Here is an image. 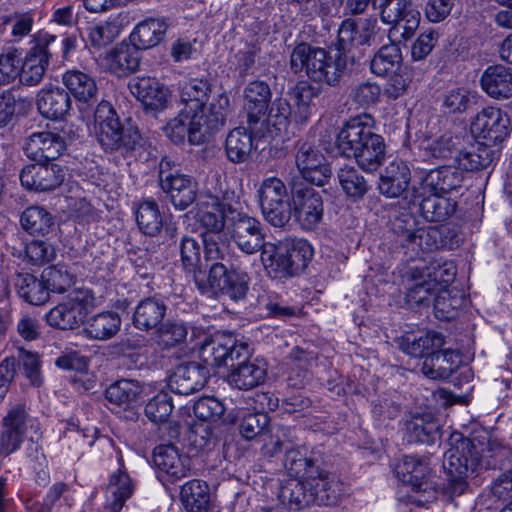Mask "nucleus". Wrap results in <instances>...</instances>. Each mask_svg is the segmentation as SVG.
Returning <instances> with one entry per match:
<instances>
[{
  "mask_svg": "<svg viewBox=\"0 0 512 512\" xmlns=\"http://www.w3.org/2000/svg\"><path fill=\"white\" fill-rule=\"evenodd\" d=\"M284 466L295 479L280 490L282 504L301 510L310 504L333 506L346 494L344 483L333 473L315 465L300 449L286 451Z\"/></svg>",
  "mask_w": 512,
  "mask_h": 512,
  "instance_id": "nucleus-1",
  "label": "nucleus"
},
{
  "mask_svg": "<svg viewBox=\"0 0 512 512\" xmlns=\"http://www.w3.org/2000/svg\"><path fill=\"white\" fill-rule=\"evenodd\" d=\"M211 86L206 80L189 79L180 84L179 105L181 115L192 117V138L201 139L208 131H218L224 126L229 97L222 93L210 101Z\"/></svg>",
  "mask_w": 512,
  "mask_h": 512,
  "instance_id": "nucleus-2",
  "label": "nucleus"
},
{
  "mask_svg": "<svg viewBox=\"0 0 512 512\" xmlns=\"http://www.w3.org/2000/svg\"><path fill=\"white\" fill-rule=\"evenodd\" d=\"M371 115L361 114L349 119L339 131L336 147L341 155L354 158L358 166L372 172L381 166L385 158V143L374 132Z\"/></svg>",
  "mask_w": 512,
  "mask_h": 512,
  "instance_id": "nucleus-3",
  "label": "nucleus"
},
{
  "mask_svg": "<svg viewBox=\"0 0 512 512\" xmlns=\"http://www.w3.org/2000/svg\"><path fill=\"white\" fill-rule=\"evenodd\" d=\"M491 463L483 445L457 435L445 452L443 468L447 475L445 491L450 496H460L468 489L467 479L478 469H489Z\"/></svg>",
  "mask_w": 512,
  "mask_h": 512,
  "instance_id": "nucleus-4",
  "label": "nucleus"
},
{
  "mask_svg": "<svg viewBox=\"0 0 512 512\" xmlns=\"http://www.w3.org/2000/svg\"><path fill=\"white\" fill-rule=\"evenodd\" d=\"M289 67L294 74L304 72L313 82L334 86L346 68V58L341 52L332 53L302 42L292 50Z\"/></svg>",
  "mask_w": 512,
  "mask_h": 512,
  "instance_id": "nucleus-5",
  "label": "nucleus"
},
{
  "mask_svg": "<svg viewBox=\"0 0 512 512\" xmlns=\"http://www.w3.org/2000/svg\"><path fill=\"white\" fill-rule=\"evenodd\" d=\"M313 256V248L304 239L267 242L261 249V262L275 279L294 276L303 271Z\"/></svg>",
  "mask_w": 512,
  "mask_h": 512,
  "instance_id": "nucleus-6",
  "label": "nucleus"
},
{
  "mask_svg": "<svg viewBox=\"0 0 512 512\" xmlns=\"http://www.w3.org/2000/svg\"><path fill=\"white\" fill-rule=\"evenodd\" d=\"M95 133L106 151L130 152L141 142L138 129L120 123L116 111L108 101H101L94 114Z\"/></svg>",
  "mask_w": 512,
  "mask_h": 512,
  "instance_id": "nucleus-7",
  "label": "nucleus"
},
{
  "mask_svg": "<svg viewBox=\"0 0 512 512\" xmlns=\"http://www.w3.org/2000/svg\"><path fill=\"white\" fill-rule=\"evenodd\" d=\"M197 219L205 229L202 234L204 255L208 260H225L229 256L228 244L223 230L225 227L224 205L219 197L207 195L198 204Z\"/></svg>",
  "mask_w": 512,
  "mask_h": 512,
  "instance_id": "nucleus-8",
  "label": "nucleus"
},
{
  "mask_svg": "<svg viewBox=\"0 0 512 512\" xmlns=\"http://www.w3.org/2000/svg\"><path fill=\"white\" fill-rule=\"evenodd\" d=\"M96 298L88 288H74L66 299L49 310L47 323L57 329L73 330L78 328L87 314L96 306Z\"/></svg>",
  "mask_w": 512,
  "mask_h": 512,
  "instance_id": "nucleus-9",
  "label": "nucleus"
},
{
  "mask_svg": "<svg viewBox=\"0 0 512 512\" xmlns=\"http://www.w3.org/2000/svg\"><path fill=\"white\" fill-rule=\"evenodd\" d=\"M381 21L392 27L389 38L396 41L398 36L409 39L420 23V12L414 7L412 0H382L379 3Z\"/></svg>",
  "mask_w": 512,
  "mask_h": 512,
  "instance_id": "nucleus-10",
  "label": "nucleus"
},
{
  "mask_svg": "<svg viewBox=\"0 0 512 512\" xmlns=\"http://www.w3.org/2000/svg\"><path fill=\"white\" fill-rule=\"evenodd\" d=\"M251 353L247 342L232 335H221L205 342L199 350L200 359L211 367L234 366V361L247 358Z\"/></svg>",
  "mask_w": 512,
  "mask_h": 512,
  "instance_id": "nucleus-11",
  "label": "nucleus"
},
{
  "mask_svg": "<svg viewBox=\"0 0 512 512\" xmlns=\"http://www.w3.org/2000/svg\"><path fill=\"white\" fill-rule=\"evenodd\" d=\"M159 181L176 209L183 211L195 202L197 182L189 175L172 172L168 158H163L159 164Z\"/></svg>",
  "mask_w": 512,
  "mask_h": 512,
  "instance_id": "nucleus-12",
  "label": "nucleus"
},
{
  "mask_svg": "<svg viewBox=\"0 0 512 512\" xmlns=\"http://www.w3.org/2000/svg\"><path fill=\"white\" fill-rule=\"evenodd\" d=\"M292 217L307 231L314 230L323 217L321 195L312 187L297 185L291 192Z\"/></svg>",
  "mask_w": 512,
  "mask_h": 512,
  "instance_id": "nucleus-13",
  "label": "nucleus"
},
{
  "mask_svg": "<svg viewBox=\"0 0 512 512\" xmlns=\"http://www.w3.org/2000/svg\"><path fill=\"white\" fill-rule=\"evenodd\" d=\"M56 42L54 35L44 34L38 38L20 66L19 80L22 84L34 86L42 80L49 58L57 53Z\"/></svg>",
  "mask_w": 512,
  "mask_h": 512,
  "instance_id": "nucleus-14",
  "label": "nucleus"
},
{
  "mask_svg": "<svg viewBox=\"0 0 512 512\" xmlns=\"http://www.w3.org/2000/svg\"><path fill=\"white\" fill-rule=\"evenodd\" d=\"M228 229L238 248L246 254L261 250L265 242L261 223L254 217L240 212H231Z\"/></svg>",
  "mask_w": 512,
  "mask_h": 512,
  "instance_id": "nucleus-15",
  "label": "nucleus"
},
{
  "mask_svg": "<svg viewBox=\"0 0 512 512\" xmlns=\"http://www.w3.org/2000/svg\"><path fill=\"white\" fill-rule=\"evenodd\" d=\"M471 130L491 143L502 142L510 133V119L500 108L485 107L472 120Z\"/></svg>",
  "mask_w": 512,
  "mask_h": 512,
  "instance_id": "nucleus-16",
  "label": "nucleus"
},
{
  "mask_svg": "<svg viewBox=\"0 0 512 512\" xmlns=\"http://www.w3.org/2000/svg\"><path fill=\"white\" fill-rule=\"evenodd\" d=\"M295 161L302 177L317 186L324 185L331 175L324 154L313 144L301 143L297 149Z\"/></svg>",
  "mask_w": 512,
  "mask_h": 512,
  "instance_id": "nucleus-17",
  "label": "nucleus"
},
{
  "mask_svg": "<svg viewBox=\"0 0 512 512\" xmlns=\"http://www.w3.org/2000/svg\"><path fill=\"white\" fill-rule=\"evenodd\" d=\"M464 174L460 168L441 166L425 173L417 184L412 186L415 197H421L426 192L447 194L461 187Z\"/></svg>",
  "mask_w": 512,
  "mask_h": 512,
  "instance_id": "nucleus-18",
  "label": "nucleus"
},
{
  "mask_svg": "<svg viewBox=\"0 0 512 512\" xmlns=\"http://www.w3.org/2000/svg\"><path fill=\"white\" fill-rule=\"evenodd\" d=\"M153 462L161 481L175 482L186 477L190 470L189 458L180 454L172 444H161L155 447Z\"/></svg>",
  "mask_w": 512,
  "mask_h": 512,
  "instance_id": "nucleus-19",
  "label": "nucleus"
},
{
  "mask_svg": "<svg viewBox=\"0 0 512 512\" xmlns=\"http://www.w3.org/2000/svg\"><path fill=\"white\" fill-rule=\"evenodd\" d=\"M64 169L55 163L37 162L25 166L20 173L21 184L30 190L49 191L61 185Z\"/></svg>",
  "mask_w": 512,
  "mask_h": 512,
  "instance_id": "nucleus-20",
  "label": "nucleus"
},
{
  "mask_svg": "<svg viewBox=\"0 0 512 512\" xmlns=\"http://www.w3.org/2000/svg\"><path fill=\"white\" fill-rule=\"evenodd\" d=\"M129 90L147 111H162L167 107L169 89L155 77H135L129 82Z\"/></svg>",
  "mask_w": 512,
  "mask_h": 512,
  "instance_id": "nucleus-21",
  "label": "nucleus"
},
{
  "mask_svg": "<svg viewBox=\"0 0 512 512\" xmlns=\"http://www.w3.org/2000/svg\"><path fill=\"white\" fill-rule=\"evenodd\" d=\"M66 149L64 139L51 131L32 133L25 141L26 156L36 162H50L59 158Z\"/></svg>",
  "mask_w": 512,
  "mask_h": 512,
  "instance_id": "nucleus-22",
  "label": "nucleus"
},
{
  "mask_svg": "<svg viewBox=\"0 0 512 512\" xmlns=\"http://www.w3.org/2000/svg\"><path fill=\"white\" fill-rule=\"evenodd\" d=\"M207 375V370L196 362L182 363L170 375L168 387L175 394L190 395L205 386Z\"/></svg>",
  "mask_w": 512,
  "mask_h": 512,
  "instance_id": "nucleus-23",
  "label": "nucleus"
},
{
  "mask_svg": "<svg viewBox=\"0 0 512 512\" xmlns=\"http://www.w3.org/2000/svg\"><path fill=\"white\" fill-rule=\"evenodd\" d=\"M26 418L25 409L20 404L7 412L0 430V455L7 456L20 447L26 429Z\"/></svg>",
  "mask_w": 512,
  "mask_h": 512,
  "instance_id": "nucleus-24",
  "label": "nucleus"
},
{
  "mask_svg": "<svg viewBox=\"0 0 512 512\" xmlns=\"http://www.w3.org/2000/svg\"><path fill=\"white\" fill-rule=\"evenodd\" d=\"M429 472L428 463L414 456H404L395 467V474L400 481L412 487L415 492L428 494L425 501L435 498L434 491L424 481Z\"/></svg>",
  "mask_w": 512,
  "mask_h": 512,
  "instance_id": "nucleus-25",
  "label": "nucleus"
},
{
  "mask_svg": "<svg viewBox=\"0 0 512 512\" xmlns=\"http://www.w3.org/2000/svg\"><path fill=\"white\" fill-rule=\"evenodd\" d=\"M242 361L231 367L227 375L228 383L240 390H250L262 384L267 375V364L260 359Z\"/></svg>",
  "mask_w": 512,
  "mask_h": 512,
  "instance_id": "nucleus-26",
  "label": "nucleus"
},
{
  "mask_svg": "<svg viewBox=\"0 0 512 512\" xmlns=\"http://www.w3.org/2000/svg\"><path fill=\"white\" fill-rule=\"evenodd\" d=\"M139 64V49L133 43L117 45L101 61V65L106 70L118 77H123L136 71Z\"/></svg>",
  "mask_w": 512,
  "mask_h": 512,
  "instance_id": "nucleus-27",
  "label": "nucleus"
},
{
  "mask_svg": "<svg viewBox=\"0 0 512 512\" xmlns=\"http://www.w3.org/2000/svg\"><path fill=\"white\" fill-rule=\"evenodd\" d=\"M480 85L493 99L512 97V68L500 64L487 67L480 77Z\"/></svg>",
  "mask_w": 512,
  "mask_h": 512,
  "instance_id": "nucleus-28",
  "label": "nucleus"
},
{
  "mask_svg": "<svg viewBox=\"0 0 512 512\" xmlns=\"http://www.w3.org/2000/svg\"><path fill=\"white\" fill-rule=\"evenodd\" d=\"M410 180L411 173L406 163L393 160L381 173L378 189L388 198H397L407 190Z\"/></svg>",
  "mask_w": 512,
  "mask_h": 512,
  "instance_id": "nucleus-29",
  "label": "nucleus"
},
{
  "mask_svg": "<svg viewBox=\"0 0 512 512\" xmlns=\"http://www.w3.org/2000/svg\"><path fill=\"white\" fill-rule=\"evenodd\" d=\"M460 362V355L456 351L433 352L424 358L421 371L432 380L447 379L457 370Z\"/></svg>",
  "mask_w": 512,
  "mask_h": 512,
  "instance_id": "nucleus-30",
  "label": "nucleus"
},
{
  "mask_svg": "<svg viewBox=\"0 0 512 512\" xmlns=\"http://www.w3.org/2000/svg\"><path fill=\"white\" fill-rule=\"evenodd\" d=\"M438 291V284L431 280L430 268L425 271L415 269L408 282L406 300L410 305H429Z\"/></svg>",
  "mask_w": 512,
  "mask_h": 512,
  "instance_id": "nucleus-31",
  "label": "nucleus"
},
{
  "mask_svg": "<svg viewBox=\"0 0 512 512\" xmlns=\"http://www.w3.org/2000/svg\"><path fill=\"white\" fill-rule=\"evenodd\" d=\"M421 199L419 204L422 217L429 222H443L449 219L456 210V202L440 193L426 192L424 196L415 197L412 192L411 202Z\"/></svg>",
  "mask_w": 512,
  "mask_h": 512,
  "instance_id": "nucleus-32",
  "label": "nucleus"
},
{
  "mask_svg": "<svg viewBox=\"0 0 512 512\" xmlns=\"http://www.w3.org/2000/svg\"><path fill=\"white\" fill-rule=\"evenodd\" d=\"M245 108L249 124H256L268 110L271 100V90L264 81H251L244 90Z\"/></svg>",
  "mask_w": 512,
  "mask_h": 512,
  "instance_id": "nucleus-33",
  "label": "nucleus"
},
{
  "mask_svg": "<svg viewBox=\"0 0 512 512\" xmlns=\"http://www.w3.org/2000/svg\"><path fill=\"white\" fill-rule=\"evenodd\" d=\"M37 108L46 118L61 119L69 112L71 99L64 89H42L37 95Z\"/></svg>",
  "mask_w": 512,
  "mask_h": 512,
  "instance_id": "nucleus-34",
  "label": "nucleus"
},
{
  "mask_svg": "<svg viewBox=\"0 0 512 512\" xmlns=\"http://www.w3.org/2000/svg\"><path fill=\"white\" fill-rule=\"evenodd\" d=\"M167 28L168 24L164 18H147L136 25L130 40L139 50L149 49L163 40Z\"/></svg>",
  "mask_w": 512,
  "mask_h": 512,
  "instance_id": "nucleus-35",
  "label": "nucleus"
},
{
  "mask_svg": "<svg viewBox=\"0 0 512 512\" xmlns=\"http://www.w3.org/2000/svg\"><path fill=\"white\" fill-rule=\"evenodd\" d=\"M121 326V318L118 313L104 311L97 313L84 323V334L89 339L105 341L114 337Z\"/></svg>",
  "mask_w": 512,
  "mask_h": 512,
  "instance_id": "nucleus-36",
  "label": "nucleus"
},
{
  "mask_svg": "<svg viewBox=\"0 0 512 512\" xmlns=\"http://www.w3.org/2000/svg\"><path fill=\"white\" fill-rule=\"evenodd\" d=\"M180 498L188 512H209L212 507L209 486L201 480H191L181 487Z\"/></svg>",
  "mask_w": 512,
  "mask_h": 512,
  "instance_id": "nucleus-37",
  "label": "nucleus"
},
{
  "mask_svg": "<svg viewBox=\"0 0 512 512\" xmlns=\"http://www.w3.org/2000/svg\"><path fill=\"white\" fill-rule=\"evenodd\" d=\"M166 304L156 298H146L139 302L133 315V324L136 328L148 331L157 328L166 314Z\"/></svg>",
  "mask_w": 512,
  "mask_h": 512,
  "instance_id": "nucleus-38",
  "label": "nucleus"
},
{
  "mask_svg": "<svg viewBox=\"0 0 512 512\" xmlns=\"http://www.w3.org/2000/svg\"><path fill=\"white\" fill-rule=\"evenodd\" d=\"M134 486L130 476L121 468L113 473L106 490V508L120 512L125 501L132 495Z\"/></svg>",
  "mask_w": 512,
  "mask_h": 512,
  "instance_id": "nucleus-39",
  "label": "nucleus"
},
{
  "mask_svg": "<svg viewBox=\"0 0 512 512\" xmlns=\"http://www.w3.org/2000/svg\"><path fill=\"white\" fill-rule=\"evenodd\" d=\"M206 261H209L205 257ZM212 263L209 265L207 276L201 270L194 273V282L203 294H216L220 292L225 284V280L230 275V270L224 263L225 260H210Z\"/></svg>",
  "mask_w": 512,
  "mask_h": 512,
  "instance_id": "nucleus-40",
  "label": "nucleus"
},
{
  "mask_svg": "<svg viewBox=\"0 0 512 512\" xmlns=\"http://www.w3.org/2000/svg\"><path fill=\"white\" fill-rule=\"evenodd\" d=\"M225 150L227 158L233 163L247 161L253 150L252 132L244 127H237L229 132Z\"/></svg>",
  "mask_w": 512,
  "mask_h": 512,
  "instance_id": "nucleus-41",
  "label": "nucleus"
},
{
  "mask_svg": "<svg viewBox=\"0 0 512 512\" xmlns=\"http://www.w3.org/2000/svg\"><path fill=\"white\" fill-rule=\"evenodd\" d=\"M143 387L136 380L121 379L105 391V398L120 408H130L140 397Z\"/></svg>",
  "mask_w": 512,
  "mask_h": 512,
  "instance_id": "nucleus-42",
  "label": "nucleus"
},
{
  "mask_svg": "<svg viewBox=\"0 0 512 512\" xmlns=\"http://www.w3.org/2000/svg\"><path fill=\"white\" fill-rule=\"evenodd\" d=\"M192 117H186L181 115L179 110L178 115L171 119L163 128L166 137H168L173 143L181 144L184 143L185 139L191 145H201L209 140L211 135L215 131H208L205 135H202L201 139L194 141L192 138Z\"/></svg>",
  "mask_w": 512,
  "mask_h": 512,
  "instance_id": "nucleus-43",
  "label": "nucleus"
},
{
  "mask_svg": "<svg viewBox=\"0 0 512 512\" xmlns=\"http://www.w3.org/2000/svg\"><path fill=\"white\" fill-rule=\"evenodd\" d=\"M401 63V49L397 44L391 43L378 50L370 62V69L373 74L384 77L396 72Z\"/></svg>",
  "mask_w": 512,
  "mask_h": 512,
  "instance_id": "nucleus-44",
  "label": "nucleus"
},
{
  "mask_svg": "<svg viewBox=\"0 0 512 512\" xmlns=\"http://www.w3.org/2000/svg\"><path fill=\"white\" fill-rule=\"evenodd\" d=\"M492 159L493 153L489 146L478 142L461 150L456 161L460 170L477 171L486 168Z\"/></svg>",
  "mask_w": 512,
  "mask_h": 512,
  "instance_id": "nucleus-45",
  "label": "nucleus"
},
{
  "mask_svg": "<svg viewBox=\"0 0 512 512\" xmlns=\"http://www.w3.org/2000/svg\"><path fill=\"white\" fill-rule=\"evenodd\" d=\"M63 83L77 100L83 102L95 98L98 91L95 80L78 70L67 71L63 75Z\"/></svg>",
  "mask_w": 512,
  "mask_h": 512,
  "instance_id": "nucleus-46",
  "label": "nucleus"
},
{
  "mask_svg": "<svg viewBox=\"0 0 512 512\" xmlns=\"http://www.w3.org/2000/svg\"><path fill=\"white\" fill-rule=\"evenodd\" d=\"M135 215L139 229L146 235L154 236L163 227V219L158 204L152 199L140 201Z\"/></svg>",
  "mask_w": 512,
  "mask_h": 512,
  "instance_id": "nucleus-47",
  "label": "nucleus"
},
{
  "mask_svg": "<svg viewBox=\"0 0 512 512\" xmlns=\"http://www.w3.org/2000/svg\"><path fill=\"white\" fill-rule=\"evenodd\" d=\"M16 287L19 296L30 304L41 305L49 299V292L43 278L39 280L31 274H20L17 277Z\"/></svg>",
  "mask_w": 512,
  "mask_h": 512,
  "instance_id": "nucleus-48",
  "label": "nucleus"
},
{
  "mask_svg": "<svg viewBox=\"0 0 512 512\" xmlns=\"http://www.w3.org/2000/svg\"><path fill=\"white\" fill-rule=\"evenodd\" d=\"M289 358L291 360V372L288 376V384L295 388H302L307 380L308 369L316 360V354L295 347L290 352Z\"/></svg>",
  "mask_w": 512,
  "mask_h": 512,
  "instance_id": "nucleus-49",
  "label": "nucleus"
},
{
  "mask_svg": "<svg viewBox=\"0 0 512 512\" xmlns=\"http://www.w3.org/2000/svg\"><path fill=\"white\" fill-rule=\"evenodd\" d=\"M444 344L443 336L434 331L420 333L419 336L407 335L402 344L403 351L415 358L424 357V355L433 348H438Z\"/></svg>",
  "mask_w": 512,
  "mask_h": 512,
  "instance_id": "nucleus-50",
  "label": "nucleus"
},
{
  "mask_svg": "<svg viewBox=\"0 0 512 512\" xmlns=\"http://www.w3.org/2000/svg\"><path fill=\"white\" fill-rule=\"evenodd\" d=\"M405 426L410 439L420 443L434 442L439 430L438 423L430 414L413 416Z\"/></svg>",
  "mask_w": 512,
  "mask_h": 512,
  "instance_id": "nucleus-51",
  "label": "nucleus"
},
{
  "mask_svg": "<svg viewBox=\"0 0 512 512\" xmlns=\"http://www.w3.org/2000/svg\"><path fill=\"white\" fill-rule=\"evenodd\" d=\"M53 224V216L40 206L28 207L21 215L22 227L31 234H47Z\"/></svg>",
  "mask_w": 512,
  "mask_h": 512,
  "instance_id": "nucleus-52",
  "label": "nucleus"
},
{
  "mask_svg": "<svg viewBox=\"0 0 512 512\" xmlns=\"http://www.w3.org/2000/svg\"><path fill=\"white\" fill-rule=\"evenodd\" d=\"M339 184L347 197L358 200L368 191V184L358 170L352 166H344L338 172Z\"/></svg>",
  "mask_w": 512,
  "mask_h": 512,
  "instance_id": "nucleus-53",
  "label": "nucleus"
},
{
  "mask_svg": "<svg viewBox=\"0 0 512 512\" xmlns=\"http://www.w3.org/2000/svg\"><path fill=\"white\" fill-rule=\"evenodd\" d=\"M464 298L454 289H441L434 298L435 316L442 320L454 318L456 310L463 305Z\"/></svg>",
  "mask_w": 512,
  "mask_h": 512,
  "instance_id": "nucleus-54",
  "label": "nucleus"
},
{
  "mask_svg": "<svg viewBox=\"0 0 512 512\" xmlns=\"http://www.w3.org/2000/svg\"><path fill=\"white\" fill-rule=\"evenodd\" d=\"M42 278L47 285L48 292L60 294L66 292L74 283V275L63 265L47 267L42 273Z\"/></svg>",
  "mask_w": 512,
  "mask_h": 512,
  "instance_id": "nucleus-55",
  "label": "nucleus"
},
{
  "mask_svg": "<svg viewBox=\"0 0 512 512\" xmlns=\"http://www.w3.org/2000/svg\"><path fill=\"white\" fill-rule=\"evenodd\" d=\"M473 98L474 95L468 88L455 87L444 95L442 108L448 114H461L469 108Z\"/></svg>",
  "mask_w": 512,
  "mask_h": 512,
  "instance_id": "nucleus-56",
  "label": "nucleus"
},
{
  "mask_svg": "<svg viewBox=\"0 0 512 512\" xmlns=\"http://www.w3.org/2000/svg\"><path fill=\"white\" fill-rule=\"evenodd\" d=\"M258 195L260 207L262 208L286 200L287 188L279 178L270 177L262 182Z\"/></svg>",
  "mask_w": 512,
  "mask_h": 512,
  "instance_id": "nucleus-57",
  "label": "nucleus"
},
{
  "mask_svg": "<svg viewBox=\"0 0 512 512\" xmlns=\"http://www.w3.org/2000/svg\"><path fill=\"white\" fill-rule=\"evenodd\" d=\"M459 144V138L450 132H445L441 136L428 140L424 149L426 154L435 159H446L452 155Z\"/></svg>",
  "mask_w": 512,
  "mask_h": 512,
  "instance_id": "nucleus-58",
  "label": "nucleus"
},
{
  "mask_svg": "<svg viewBox=\"0 0 512 512\" xmlns=\"http://www.w3.org/2000/svg\"><path fill=\"white\" fill-rule=\"evenodd\" d=\"M221 293L233 301L244 300L249 290V277L246 273L231 269Z\"/></svg>",
  "mask_w": 512,
  "mask_h": 512,
  "instance_id": "nucleus-59",
  "label": "nucleus"
},
{
  "mask_svg": "<svg viewBox=\"0 0 512 512\" xmlns=\"http://www.w3.org/2000/svg\"><path fill=\"white\" fill-rule=\"evenodd\" d=\"M173 410L172 398L165 392H160L145 406V415L154 423L165 422Z\"/></svg>",
  "mask_w": 512,
  "mask_h": 512,
  "instance_id": "nucleus-60",
  "label": "nucleus"
},
{
  "mask_svg": "<svg viewBox=\"0 0 512 512\" xmlns=\"http://www.w3.org/2000/svg\"><path fill=\"white\" fill-rule=\"evenodd\" d=\"M188 334L186 325L182 322H165L157 330V340L165 348H171L182 343Z\"/></svg>",
  "mask_w": 512,
  "mask_h": 512,
  "instance_id": "nucleus-61",
  "label": "nucleus"
},
{
  "mask_svg": "<svg viewBox=\"0 0 512 512\" xmlns=\"http://www.w3.org/2000/svg\"><path fill=\"white\" fill-rule=\"evenodd\" d=\"M437 235L436 229L417 227L404 247L415 254L432 251L437 248Z\"/></svg>",
  "mask_w": 512,
  "mask_h": 512,
  "instance_id": "nucleus-62",
  "label": "nucleus"
},
{
  "mask_svg": "<svg viewBox=\"0 0 512 512\" xmlns=\"http://www.w3.org/2000/svg\"><path fill=\"white\" fill-rule=\"evenodd\" d=\"M193 411L198 419L215 422L223 416L225 407L215 397H203L194 404Z\"/></svg>",
  "mask_w": 512,
  "mask_h": 512,
  "instance_id": "nucleus-63",
  "label": "nucleus"
},
{
  "mask_svg": "<svg viewBox=\"0 0 512 512\" xmlns=\"http://www.w3.org/2000/svg\"><path fill=\"white\" fill-rule=\"evenodd\" d=\"M390 227L399 244L404 247L416 230L417 223L411 213L402 212L390 220Z\"/></svg>",
  "mask_w": 512,
  "mask_h": 512,
  "instance_id": "nucleus-64",
  "label": "nucleus"
}]
</instances>
